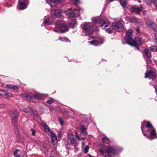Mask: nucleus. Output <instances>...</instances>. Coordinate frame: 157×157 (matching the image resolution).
I'll use <instances>...</instances> for the list:
<instances>
[{"mask_svg":"<svg viewBox=\"0 0 157 157\" xmlns=\"http://www.w3.org/2000/svg\"><path fill=\"white\" fill-rule=\"evenodd\" d=\"M141 129L144 135L149 139L152 140L157 138L155 129L149 121H144Z\"/></svg>","mask_w":157,"mask_h":157,"instance_id":"1","label":"nucleus"},{"mask_svg":"<svg viewBox=\"0 0 157 157\" xmlns=\"http://www.w3.org/2000/svg\"><path fill=\"white\" fill-rule=\"evenodd\" d=\"M99 152L103 155L105 154L110 156L118 153L119 151L118 147L113 146H109L105 148H100Z\"/></svg>","mask_w":157,"mask_h":157,"instance_id":"2","label":"nucleus"},{"mask_svg":"<svg viewBox=\"0 0 157 157\" xmlns=\"http://www.w3.org/2000/svg\"><path fill=\"white\" fill-rule=\"evenodd\" d=\"M82 29L86 36H89L93 34V24L91 23H85L82 25Z\"/></svg>","mask_w":157,"mask_h":157,"instance_id":"3","label":"nucleus"},{"mask_svg":"<svg viewBox=\"0 0 157 157\" xmlns=\"http://www.w3.org/2000/svg\"><path fill=\"white\" fill-rule=\"evenodd\" d=\"M93 25L96 24H100L101 27L102 29L108 26L109 24L108 22H106L105 21L103 20L101 17H97L93 19V23H92Z\"/></svg>","mask_w":157,"mask_h":157,"instance_id":"4","label":"nucleus"},{"mask_svg":"<svg viewBox=\"0 0 157 157\" xmlns=\"http://www.w3.org/2000/svg\"><path fill=\"white\" fill-rule=\"evenodd\" d=\"M112 27L113 29L118 32L122 31L124 29L123 25L120 21L113 22Z\"/></svg>","mask_w":157,"mask_h":157,"instance_id":"5","label":"nucleus"},{"mask_svg":"<svg viewBox=\"0 0 157 157\" xmlns=\"http://www.w3.org/2000/svg\"><path fill=\"white\" fill-rule=\"evenodd\" d=\"M130 40V41H129V43L128 44L134 47L141 44L144 42V40L142 39L137 37H136L134 40Z\"/></svg>","mask_w":157,"mask_h":157,"instance_id":"6","label":"nucleus"},{"mask_svg":"<svg viewBox=\"0 0 157 157\" xmlns=\"http://www.w3.org/2000/svg\"><path fill=\"white\" fill-rule=\"evenodd\" d=\"M157 76L156 72L152 70H150L146 72L145 77L146 78H155Z\"/></svg>","mask_w":157,"mask_h":157,"instance_id":"7","label":"nucleus"},{"mask_svg":"<svg viewBox=\"0 0 157 157\" xmlns=\"http://www.w3.org/2000/svg\"><path fill=\"white\" fill-rule=\"evenodd\" d=\"M144 52L145 57L148 59L147 60H146L147 63H151V60L150 59L151 57V53L150 50H149L147 48H146L144 50Z\"/></svg>","mask_w":157,"mask_h":157,"instance_id":"8","label":"nucleus"},{"mask_svg":"<svg viewBox=\"0 0 157 157\" xmlns=\"http://www.w3.org/2000/svg\"><path fill=\"white\" fill-rule=\"evenodd\" d=\"M148 27L155 32H157V25L153 21L149 20L147 22Z\"/></svg>","mask_w":157,"mask_h":157,"instance_id":"9","label":"nucleus"},{"mask_svg":"<svg viewBox=\"0 0 157 157\" xmlns=\"http://www.w3.org/2000/svg\"><path fill=\"white\" fill-rule=\"evenodd\" d=\"M51 14L53 16L56 18H60L61 16V11L58 9H54L52 11Z\"/></svg>","mask_w":157,"mask_h":157,"instance_id":"10","label":"nucleus"},{"mask_svg":"<svg viewBox=\"0 0 157 157\" xmlns=\"http://www.w3.org/2000/svg\"><path fill=\"white\" fill-rule=\"evenodd\" d=\"M80 10L79 9H75L72 11H71L68 13V14L71 17L77 16L79 15Z\"/></svg>","mask_w":157,"mask_h":157,"instance_id":"11","label":"nucleus"},{"mask_svg":"<svg viewBox=\"0 0 157 157\" xmlns=\"http://www.w3.org/2000/svg\"><path fill=\"white\" fill-rule=\"evenodd\" d=\"M143 9V6L141 4L140 5V7L133 6H132L131 7V10L132 12L137 13H139L142 11Z\"/></svg>","mask_w":157,"mask_h":157,"instance_id":"12","label":"nucleus"},{"mask_svg":"<svg viewBox=\"0 0 157 157\" xmlns=\"http://www.w3.org/2000/svg\"><path fill=\"white\" fill-rule=\"evenodd\" d=\"M132 30L131 29L129 30L126 33V40L127 43L128 44L129 43V41H130V40H132Z\"/></svg>","mask_w":157,"mask_h":157,"instance_id":"13","label":"nucleus"},{"mask_svg":"<svg viewBox=\"0 0 157 157\" xmlns=\"http://www.w3.org/2000/svg\"><path fill=\"white\" fill-rule=\"evenodd\" d=\"M102 43V40L99 38H98L97 40H93L90 42V43L91 44L95 46L99 45Z\"/></svg>","mask_w":157,"mask_h":157,"instance_id":"14","label":"nucleus"},{"mask_svg":"<svg viewBox=\"0 0 157 157\" xmlns=\"http://www.w3.org/2000/svg\"><path fill=\"white\" fill-rule=\"evenodd\" d=\"M13 155L16 157L23 156V151L20 149H15L13 152Z\"/></svg>","mask_w":157,"mask_h":157,"instance_id":"15","label":"nucleus"},{"mask_svg":"<svg viewBox=\"0 0 157 157\" xmlns=\"http://www.w3.org/2000/svg\"><path fill=\"white\" fill-rule=\"evenodd\" d=\"M0 96L2 97H11L12 96V94L10 93L6 92L2 90H0Z\"/></svg>","mask_w":157,"mask_h":157,"instance_id":"16","label":"nucleus"},{"mask_svg":"<svg viewBox=\"0 0 157 157\" xmlns=\"http://www.w3.org/2000/svg\"><path fill=\"white\" fill-rule=\"evenodd\" d=\"M59 29L62 33H65L68 30L67 26L63 22L60 24Z\"/></svg>","mask_w":157,"mask_h":157,"instance_id":"17","label":"nucleus"},{"mask_svg":"<svg viewBox=\"0 0 157 157\" xmlns=\"http://www.w3.org/2000/svg\"><path fill=\"white\" fill-rule=\"evenodd\" d=\"M18 114H13L12 116V122L13 126H15L17 123Z\"/></svg>","mask_w":157,"mask_h":157,"instance_id":"18","label":"nucleus"},{"mask_svg":"<svg viewBox=\"0 0 157 157\" xmlns=\"http://www.w3.org/2000/svg\"><path fill=\"white\" fill-rule=\"evenodd\" d=\"M27 5L25 3L19 2V3L17 5V8L20 10H23L27 8Z\"/></svg>","mask_w":157,"mask_h":157,"instance_id":"19","label":"nucleus"},{"mask_svg":"<svg viewBox=\"0 0 157 157\" xmlns=\"http://www.w3.org/2000/svg\"><path fill=\"white\" fill-rule=\"evenodd\" d=\"M49 135L51 136L52 143L54 145L56 144L57 142V140L56 135L53 132H52Z\"/></svg>","mask_w":157,"mask_h":157,"instance_id":"20","label":"nucleus"},{"mask_svg":"<svg viewBox=\"0 0 157 157\" xmlns=\"http://www.w3.org/2000/svg\"><path fill=\"white\" fill-rule=\"evenodd\" d=\"M42 124L44 128L45 131L49 135L51 134V133H52L53 132H51L50 130V128L48 126H47L44 122H43L42 123Z\"/></svg>","mask_w":157,"mask_h":157,"instance_id":"21","label":"nucleus"},{"mask_svg":"<svg viewBox=\"0 0 157 157\" xmlns=\"http://www.w3.org/2000/svg\"><path fill=\"white\" fill-rule=\"evenodd\" d=\"M6 88L10 89H13L14 90H17L18 89L17 86L13 85H7L6 86Z\"/></svg>","mask_w":157,"mask_h":157,"instance_id":"22","label":"nucleus"},{"mask_svg":"<svg viewBox=\"0 0 157 157\" xmlns=\"http://www.w3.org/2000/svg\"><path fill=\"white\" fill-rule=\"evenodd\" d=\"M22 97L25 98L26 100H29L33 98V95H31L29 94H22Z\"/></svg>","mask_w":157,"mask_h":157,"instance_id":"23","label":"nucleus"},{"mask_svg":"<svg viewBox=\"0 0 157 157\" xmlns=\"http://www.w3.org/2000/svg\"><path fill=\"white\" fill-rule=\"evenodd\" d=\"M43 97V96L42 94L38 93H36L33 94V98L36 99H41Z\"/></svg>","mask_w":157,"mask_h":157,"instance_id":"24","label":"nucleus"},{"mask_svg":"<svg viewBox=\"0 0 157 157\" xmlns=\"http://www.w3.org/2000/svg\"><path fill=\"white\" fill-rule=\"evenodd\" d=\"M16 137L17 140L18 142H21L24 140V138L23 137L21 136L20 134L17 135Z\"/></svg>","mask_w":157,"mask_h":157,"instance_id":"25","label":"nucleus"},{"mask_svg":"<svg viewBox=\"0 0 157 157\" xmlns=\"http://www.w3.org/2000/svg\"><path fill=\"white\" fill-rule=\"evenodd\" d=\"M102 142L104 143L109 144L110 143V141L108 138L106 136H105L102 139Z\"/></svg>","mask_w":157,"mask_h":157,"instance_id":"26","label":"nucleus"},{"mask_svg":"<svg viewBox=\"0 0 157 157\" xmlns=\"http://www.w3.org/2000/svg\"><path fill=\"white\" fill-rule=\"evenodd\" d=\"M77 22L75 20H73L69 23V26L72 28H74L76 25Z\"/></svg>","mask_w":157,"mask_h":157,"instance_id":"27","label":"nucleus"},{"mask_svg":"<svg viewBox=\"0 0 157 157\" xmlns=\"http://www.w3.org/2000/svg\"><path fill=\"white\" fill-rule=\"evenodd\" d=\"M49 20V18L45 17L44 18V21L43 22L44 24L45 25H49L50 24Z\"/></svg>","mask_w":157,"mask_h":157,"instance_id":"28","label":"nucleus"},{"mask_svg":"<svg viewBox=\"0 0 157 157\" xmlns=\"http://www.w3.org/2000/svg\"><path fill=\"white\" fill-rule=\"evenodd\" d=\"M119 2L121 5L124 8L126 7L127 6L126 5V0H119Z\"/></svg>","mask_w":157,"mask_h":157,"instance_id":"29","label":"nucleus"},{"mask_svg":"<svg viewBox=\"0 0 157 157\" xmlns=\"http://www.w3.org/2000/svg\"><path fill=\"white\" fill-rule=\"evenodd\" d=\"M129 20L131 22H135L138 19L135 17H131L129 18Z\"/></svg>","mask_w":157,"mask_h":157,"instance_id":"30","label":"nucleus"},{"mask_svg":"<svg viewBox=\"0 0 157 157\" xmlns=\"http://www.w3.org/2000/svg\"><path fill=\"white\" fill-rule=\"evenodd\" d=\"M150 50L152 52H155L157 50V48L155 46H151L150 47Z\"/></svg>","mask_w":157,"mask_h":157,"instance_id":"31","label":"nucleus"},{"mask_svg":"<svg viewBox=\"0 0 157 157\" xmlns=\"http://www.w3.org/2000/svg\"><path fill=\"white\" fill-rule=\"evenodd\" d=\"M70 142L71 144L73 146H75L76 145V142L74 138L71 140H70Z\"/></svg>","mask_w":157,"mask_h":157,"instance_id":"32","label":"nucleus"},{"mask_svg":"<svg viewBox=\"0 0 157 157\" xmlns=\"http://www.w3.org/2000/svg\"><path fill=\"white\" fill-rule=\"evenodd\" d=\"M89 146L88 145H86L85 147L83 150L84 152L85 153H87L89 151Z\"/></svg>","mask_w":157,"mask_h":157,"instance_id":"33","label":"nucleus"},{"mask_svg":"<svg viewBox=\"0 0 157 157\" xmlns=\"http://www.w3.org/2000/svg\"><path fill=\"white\" fill-rule=\"evenodd\" d=\"M14 132L15 133L16 136H17V135H19V134H20L18 128H17V127H14Z\"/></svg>","mask_w":157,"mask_h":157,"instance_id":"34","label":"nucleus"},{"mask_svg":"<svg viewBox=\"0 0 157 157\" xmlns=\"http://www.w3.org/2000/svg\"><path fill=\"white\" fill-rule=\"evenodd\" d=\"M68 138L70 140L74 138V135L71 134L68 135Z\"/></svg>","mask_w":157,"mask_h":157,"instance_id":"35","label":"nucleus"},{"mask_svg":"<svg viewBox=\"0 0 157 157\" xmlns=\"http://www.w3.org/2000/svg\"><path fill=\"white\" fill-rule=\"evenodd\" d=\"M105 31L109 33H111L113 32L112 30L110 28L106 29Z\"/></svg>","mask_w":157,"mask_h":157,"instance_id":"36","label":"nucleus"},{"mask_svg":"<svg viewBox=\"0 0 157 157\" xmlns=\"http://www.w3.org/2000/svg\"><path fill=\"white\" fill-rule=\"evenodd\" d=\"M19 2L25 3L27 5L29 2V0H19Z\"/></svg>","mask_w":157,"mask_h":157,"instance_id":"37","label":"nucleus"},{"mask_svg":"<svg viewBox=\"0 0 157 157\" xmlns=\"http://www.w3.org/2000/svg\"><path fill=\"white\" fill-rule=\"evenodd\" d=\"M53 99H49L47 101L46 103L48 104H50L53 103Z\"/></svg>","mask_w":157,"mask_h":157,"instance_id":"38","label":"nucleus"},{"mask_svg":"<svg viewBox=\"0 0 157 157\" xmlns=\"http://www.w3.org/2000/svg\"><path fill=\"white\" fill-rule=\"evenodd\" d=\"M76 137L77 138V139L78 140H80V139H82L83 140H84L85 139V138L84 137H82L81 138H80L79 136H78V134L77 133H76Z\"/></svg>","mask_w":157,"mask_h":157,"instance_id":"39","label":"nucleus"},{"mask_svg":"<svg viewBox=\"0 0 157 157\" xmlns=\"http://www.w3.org/2000/svg\"><path fill=\"white\" fill-rule=\"evenodd\" d=\"M31 131L32 132V135L33 136H34L36 133L35 130V129L33 128H31Z\"/></svg>","mask_w":157,"mask_h":157,"instance_id":"40","label":"nucleus"},{"mask_svg":"<svg viewBox=\"0 0 157 157\" xmlns=\"http://www.w3.org/2000/svg\"><path fill=\"white\" fill-rule=\"evenodd\" d=\"M80 129L81 131L83 132L85 131L86 130V128L83 125H81V126Z\"/></svg>","mask_w":157,"mask_h":157,"instance_id":"41","label":"nucleus"},{"mask_svg":"<svg viewBox=\"0 0 157 157\" xmlns=\"http://www.w3.org/2000/svg\"><path fill=\"white\" fill-rule=\"evenodd\" d=\"M59 122L60 123V124L61 125H63V121L62 119L61 118H59Z\"/></svg>","mask_w":157,"mask_h":157,"instance_id":"42","label":"nucleus"},{"mask_svg":"<svg viewBox=\"0 0 157 157\" xmlns=\"http://www.w3.org/2000/svg\"><path fill=\"white\" fill-rule=\"evenodd\" d=\"M65 41L68 42L70 41L66 37H64V41Z\"/></svg>","mask_w":157,"mask_h":157,"instance_id":"43","label":"nucleus"},{"mask_svg":"<svg viewBox=\"0 0 157 157\" xmlns=\"http://www.w3.org/2000/svg\"><path fill=\"white\" fill-rule=\"evenodd\" d=\"M82 134H83V135L84 136H86L87 135V133L85 131L82 132Z\"/></svg>","mask_w":157,"mask_h":157,"instance_id":"44","label":"nucleus"},{"mask_svg":"<svg viewBox=\"0 0 157 157\" xmlns=\"http://www.w3.org/2000/svg\"><path fill=\"white\" fill-rule=\"evenodd\" d=\"M152 86H154V88L155 89V92L156 93L157 92V87L155 85H152Z\"/></svg>","mask_w":157,"mask_h":157,"instance_id":"45","label":"nucleus"},{"mask_svg":"<svg viewBox=\"0 0 157 157\" xmlns=\"http://www.w3.org/2000/svg\"><path fill=\"white\" fill-rule=\"evenodd\" d=\"M59 40H60L61 41H64V37L62 38L61 37H59Z\"/></svg>","mask_w":157,"mask_h":157,"instance_id":"46","label":"nucleus"},{"mask_svg":"<svg viewBox=\"0 0 157 157\" xmlns=\"http://www.w3.org/2000/svg\"><path fill=\"white\" fill-rule=\"evenodd\" d=\"M75 1V3L76 4H78L79 2V0H74Z\"/></svg>","mask_w":157,"mask_h":157,"instance_id":"47","label":"nucleus"},{"mask_svg":"<svg viewBox=\"0 0 157 157\" xmlns=\"http://www.w3.org/2000/svg\"><path fill=\"white\" fill-rule=\"evenodd\" d=\"M136 31L138 33H139L140 32V30L139 29H137Z\"/></svg>","mask_w":157,"mask_h":157,"instance_id":"48","label":"nucleus"},{"mask_svg":"<svg viewBox=\"0 0 157 157\" xmlns=\"http://www.w3.org/2000/svg\"><path fill=\"white\" fill-rule=\"evenodd\" d=\"M51 2L52 3H53L55 2V0H50Z\"/></svg>","mask_w":157,"mask_h":157,"instance_id":"49","label":"nucleus"},{"mask_svg":"<svg viewBox=\"0 0 157 157\" xmlns=\"http://www.w3.org/2000/svg\"><path fill=\"white\" fill-rule=\"evenodd\" d=\"M137 0L138 2L140 3H141V0Z\"/></svg>","mask_w":157,"mask_h":157,"instance_id":"50","label":"nucleus"},{"mask_svg":"<svg viewBox=\"0 0 157 157\" xmlns=\"http://www.w3.org/2000/svg\"><path fill=\"white\" fill-rule=\"evenodd\" d=\"M82 144L84 146L85 145V143L83 142H82Z\"/></svg>","mask_w":157,"mask_h":157,"instance_id":"51","label":"nucleus"},{"mask_svg":"<svg viewBox=\"0 0 157 157\" xmlns=\"http://www.w3.org/2000/svg\"><path fill=\"white\" fill-rule=\"evenodd\" d=\"M136 48L138 50H140V49L138 47H137L136 46Z\"/></svg>","mask_w":157,"mask_h":157,"instance_id":"52","label":"nucleus"},{"mask_svg":"<svg viewBox=\"0 0 157 157\" xmlns=\"http://www.w3.org/2000/svg\"><path fill=\"white\" fill-rule=\"evenodd\" d=\"M89 157H93V156H91L90 155H89Z\"/></svg>","mask_w":157,"mask_h":157,"instance_id":"53","label":"nucleus"},{"mask_svg":"<svg viewBox=\"0 0 157 157\" xmlns=\"http://www.w3.org/2000/svg\"><path fill=\"white\" fill-rule=\"evenodd\" d=\"M2 107H0V108H1Z\"/></svg>","mask_w":157,"mask_h":157,"instance_id":"54","label":"nucleus"}]
</instances>
